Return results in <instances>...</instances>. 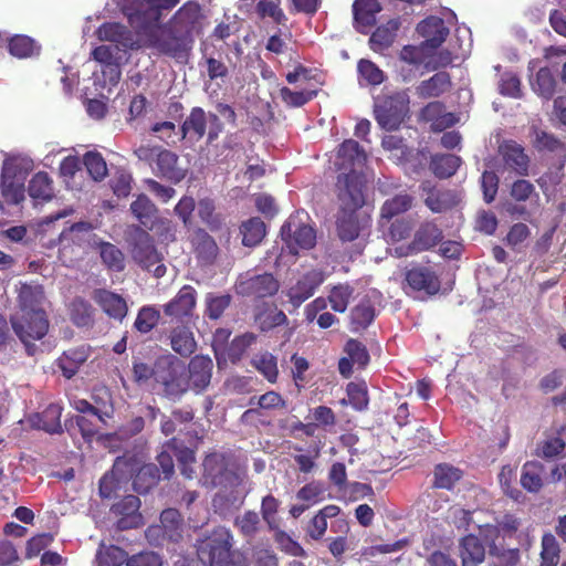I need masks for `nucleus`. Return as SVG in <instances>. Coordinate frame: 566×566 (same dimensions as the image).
Wrapping results in <instances>:
<instances>
[{
    "label": "nucleus",
    "instance_id": "obj_1",
    "mask_svg": "<svg viewBox=\"0 0 566 566\" xmlns=\"http://www.w3.org/2000/svg\"><path fill=\"white\" fill-rule=\"evenodd\" d=\"M234 545L231 530L218 525L198 536L193 546L201 566H249L247 556Z\"/></svg>",
    "mask_w": 566,
    "mask_h": 566
},
{
    "label": "nucleus",
    "instance_id": "obj_2",
    "mask_svg": "<svg viewBox=\"0 0 566 566\" xmlns=\"http://www.w3.org/2000/svg\"><path fill=\"white\" fill-rule=\"evenodd\" d=\"M155 385L158 395L171 402L180 401L188 392L186 381V365L172 354L157 357V374Z\"/></svg>",
    "mask_w": 566,
    "mask_h": 566
},
{
    "label": "nucleus",
    "instance_id": "obj_3",
    "mask_svg": "<svg viewBox=\"0 0 566 566\" xmlns=\"http://www.w3.org/2000/svg\"><path fill=\"white\" fill-rule=\"evenodd\" d=\"M136 33L157 27L164 10L175 8L180 0H115Z\"/></svg>",
    "mask_w": 566,
    "mask_h": 566
},
{
    "label": "nucleus",
    "instance_id": "obj_4",
    "mask_svg": "<svg viewBox=\"0 0 566 566\" xmlns=\"http://www.w3.org/2000/svg\"><path fill=\"white\" fill-rule=\"evenodd\" d=\"M134 155L148 164L158 178L179 184L186 177V169L179 166V156L163 146L142 144L134 149Z\"/></svg>",
    "mask_w": 566,
    "mask_h": 566
},
{
    "label": "nucleus",
    "instance_id": "obj_5",
    "mask_svg": "<svg viewBox=\"0 0 566 566\" xmlns=\"http://www.w3.org/2000/svg\"><path fill=\"white\" fill-rule=\"evenodd\" d=\"M155 27L140 34L147 35L148 46L157 50L160 54L172 57L177 61L187 60L195 42L193 38L184 35L165 23L158 30Z\"/></svg>",
    "mask_w": 566,
    "mask_h": 566
},
{
    "label": "nucleus",
    "instance_id": "obj_6",
    "mask_svg": "<svg viewBox=\"0 0 566 566\" xmlns=\"http://www.w3.org/2000/svg\"><path fill=\"white\" fill-rule=\"evenodd\" d=\"M366 179L354 168L337 175L334 193L337 210L359 211L366 203Z\"/></svg>",
    "mask_w": 566,
    "mask_h": 566
},
{
    "label": "nucleus",
    "instance_id": "obj_7",
    "mask_svg": "<svg viewBox=\"0 0 566 566\" xmlns=\"http://www.w3.org/2000/svg\"><path fill=\"white\" fill-rule=\"evenodd\" d=\"M130 253L133 260L143 269L151 271L156 277L166 274L163 255L155 247L153 237L140 227H136L132 234Z\"/></svg>",
    "mask_w": 566,
    "mask_h": 566
},
{
    "label": "nucleus",
    "instance_id": "obj_8",
    "mask_svg": "<svg viewBox=\"0 0 566 566\" xmlns=\"http://www.w3.org/2000/svg\"><path fill=\"white\" fill-rule=\"evenodd\" d=\"M409 112V98L403 93L382 97L375 105V119L386 130H396Z\"/></svg>",
    "mask_w": 566,
    "mask_h": 566
},
{
    "label": "nucleus",
    "instance_id": "obj_9",
    "mask_svg": "<svg viewBox=\"0 0 566 566\" xmlns=\"http://www.w3.org/2000/svg\"><path fill=\"white\" fill-rule=\"evenodd\" d=\"M197 291L191 285H184L177 294L163 306L166 323H192L197 305Z\"/></svg>",
    "mask_w": 566,
    "mask_h": 566
},
{
    "label": "nucleus",
    "instance_id": "obj_10",
    "mask_svg": "<svg viewBox=\"0 0 566 566\" xmlns=\"http://www.w3.org/2000/svg\"><path fill=\"white\" fill-rule=\"evenodd\" d=\"M12 328L20 340L25 345L29 355H33L34 340L42 339L49 331V321L45 312L22 314L21 318L12 321Z\"/></svg>",
    "mask_w": 566,
    "mask_h": 566
},
{
    "label": "nucleus",
    "instance_id": "obj_11",
    "mask_svg": "<svg viewBox=\"0 0 566 566\" xmlns=\"http://www.w3.org/2000/svg\"><path fill=\"white\" fill-rule=\"evenodd\" d=\"M441 287V281L436 271L430 266L413 265L405 271L402 290L408 293L423 292L427 295H436Z\"/></svg>",
    "mask_w": 566,
    "mask_h": 566
},
{
    "label": "nucleus",
    "instance_id": "obj_12",
    "mask_svg": "<svg viewBox=\"0 0 566 566\" xmlns=\"http://www.w3.org/2000/svg\"><path fill=\"white\" fill-rule=\"evenodd\" d=\"M282 240L286 242L293 253L296 249H312L316 243V232L308 226L298 222L297 218H289L281 227Z\"/></svg>",
    "mask_w": 566,
    "mask_h": 566
},
{
    "label": "nucleus",
    "instance_id": "obj_13",
    "mask_svg": "<svg viewBox=\"0 0 566 566\" xmlns=\"http://www.w3.org/2000/svg\"><path fill=\"white\" fill-rule=\"evenodd\" d=\"M136 467V455L124 454L116 458L109 473L99 480V495L111 499L119 489V483L126 480V473H132Z\"/></svg>",
    "mask_w": 566,
    "mask_h": 566
},
{
    "label": "nucleus",
    "instance_id": "obj_14",
    "mask_svg": "<svg viewBox=\"0 0 566 566\" xmlns=\"http://www.w3.org/2000/svg\"><path fill=\"white\" fill-rule=\"evenodd\" d=\"M201 7L195 1H188L175 12L167 24L181 34L195 39V33L201 30Z\"/></svg>",
    "mask_w": 566,
    "mask_h": 566
},
{
    "label": "nucleus",
    "instance_id": "obj_15",
    "mask_svg": "<svg viewBox=\"0 0 566 566\" xmlns=\"http://www.w3.org/2000/svg\"><path fill=\"white\" fill-rule=\"evenodd\" d=\"M213 361L207 355L193 356L186 367V381L188 391L192 389L200 394L210 385L212 377Z\"/></svg>",
    "mask_w": 566,
    "mask_h": 566
},
{
    "label": "nucleus",
    "instance_id": "obj_16",
    "mask_svg": "<svg viewBox=\"0 0 566 566\" xmlns=\"http://www.w3.org/2000/svg\"><path fill=\"white\" fill-rule=\"evenodd\" d=\"M140 500L136 495H126L114 503L111 512L117 516L116 527L119 531L137 528L143 525V516L139 513Z\"/></svg>",
    "mask_w": 566,
    "mask_h": 566
},
{
    "label": "nucleus",
    "instance_id": "obj_17",
    "mask_svg": "<svg viewBox=\"0 0 566 566\" xmlns=\"http://www.w3.org/2000/svg\"><path fill=\"white\" fill-rule=\"evenodd\" d=\"M423 202L433 213H442L453 209L460 201L457 192L451 189L439 188L424 181L420 186Z\"/></svg>",
    "mask_w": 566,
    "mask_h": 566
},
{
    "label": "nucleus",
    "instance_id": "obj_18",
    "mask_svg": "<svg viewBox=\"0 0 566 566\" xmlns=\"http://www.w3.org/2000/svg\"><path fill=\"white\" fill-rule=\"evenodd\" d=\"M323 282L324 275L321 271L311 270L303 274L296 283L286 291V296L293 308H298L305 301L312 297Z\"/></svg>",
    "mask_w": 566,
    "mask_h": 566
},
{
    "label": "nucleus",
    "instance_id": "obj_19",
    "mask_svg": "<svg viewBox=\"0 0 566 566\" xmlns=\"http://www.w3.org/2000/svg\"><path fill=\"white\" fill-rule=\"evenodd\" d=\"M505 166L520 177L530 175L531 159L525 153V148L513 139L503 140L499 146Z\"/></svg>",
    "mask_w": 566,
    "mask_h": 566
},
{
    "label": "nucleus",
    "instance_id": "obj_20",
    "mask_svg": "<svg viewBox=\"0 0 566 566\" xmlns=\"http://www.w3.org/2000/svg\"><path fill=\"white\" fill-rule=\"evenodd\" d=\"M368 218L361 217L359 211L337 210L336 232L342 242H353L359 235Z\"/></svg>",
    "mask_w": 566,
    "mask_h": 566
},
{
    "label": "nucleus",
    "instance_id": "obj_21",
    "mask_svg": "<svg viewBox=\"0 0 566 566\" xmlns=\"http://www.w3.org/2000/svg\"><path fill=\"white\" fill-rule=\"evenodd\" d=\"M167 324L169 325L168 338L171 349L182 357H189L197 348V342L191 331L192 323Z\"/></svg>",
    "mask_w": 566,
    "mask_h": 566
},
{
    "label": "nucleus",
    "instance_id": "obj_22",
    "mask_svg": "<svg viewBox=\"0 0 566 566\" xmlns=\"http://www.w3.org/2000/svg\"><path fill=\"white\" fill-rule=\"evenodd\" d=\"M219 122V117L213 114H207L202 107H192L190 114L180 126L181 138L190 136L196 140H200L207 133V124Z\"/></svg>",
    "mask_w": 566,
    "mask_h": 566
},
{
    "label": "nucleus",
    "instance_id": "obj_23",
    "mask_svg": "<svg viewBox=\"0 0 566 566\" xmlns=\"http://www.w3.org/2000/svg\"><path fill=\"white\" fill-rule=\"evenodd\" d=\"M191 245L193 253L203 265H211L216 262L219 254V247L205 229L198 228L191 237Z\"/></svg>",
    "mask_w": 566,
    "mask_h": 566
},
{
    "label": "nucleus",
    "instance_id": "obj_24",
    "mask_svg": "<svg viewBox=\"0 0 566 566\" xmlns=\"http://www.w3.org/2000/svg\"><path fill=\"white\" fill-rule=\"evenodd\" d=\"M97 38L101 41H108L115 43L114 45H122L125 49L137 50L140 45L134 40V35L127 27L117 22H105L98 27L96 31Z\"/></svg>",
    "mask_w": 566,
    "mask_h": 566
},
{
    "label": "nucleus",
    "instance_id": "obj_25",
    "mask_svg": "<svg viewBox=\"0 0 566 566\" xmlns=\"http://www.w3.org/2000/svg\"><path fill=\"white\" fill-rule=\"evenodd\" d=\"M133 478V489L139 494H146L154 489L160 481L159 469L154 463L139 464L136 458V467L132 473H126Z\"/></svg>",
    "mask_w": 566,
    "mask_h": 566
},
{
    "label": "nucleus",
    "instance_id": "obj_26",
    "mask_svg": "<svg viewBox=\"0 0 566 566\" xmlns=\"http://www.w3.org/2000/svg\"><path fill=\"white\" fill-rule=\"evenodd\" d=\"M418 33L426 40L423 46L438 49L449 35L444 21L438 17H429L417 25Z\"/></svg>",
    "mask_w": 566,
    "mask_h": 566
},
{
    "label": "nucleus",
    "instance_id": "obj_27",
    "mask_svg": "<svg viewBox=\"0 0 566 566\" xmlns=\"http://www.w3.org/2000/svg\"><path fill=\"white\" fill-rule=\"evenodd\" d=\"M119 51V46L114 44H103L92 51V57L104 65L106 70L103 73H108L109 82L114 84L120 78Z\"/></svg>",
    "mask_w": 566,
    "mask_h": 566
},
{
    "label": "nucleus",
    "instance_id": "obj_28",
    "mask_svg": "<svg viewBox=\"0 0 566 566\" xmlns=\"http://www.w3.org/2000/svg\"><path fill=\"white\" fill-rule=\"evenodd\" d=\"M93 300L112 318L122 321L127 315V303L119 294L97 289L93 292Z\"/></svg>",
    "mask_w": 566,
    "mask_h": 566
},
{
    "label": "nucleus",
    "instance_id": "obj_29",
    "mask_svg": "<svg viewBox=\"0 0 566 566\" xmlns=\"http://www.w3.org/2000/svg\"><path fill=\"white\" fill-rule=\"evenodd\" d=\"M442 239V230L433 221H424L416 230L409 249L412 252L427 251L436 247Z\"/></svg>",
    "mask_w": 566,
    "mask_h": 566
},
{
    "label": "nucleus",
    "instance_id": "obj_30",
    "mask_svg": "<svg viewBox=\"0 0 566 566\" xmlns=\"http://www.w3.org/2000/svg\"><path fill=\"white\" fill-rule=\"evenodd\" d=\"M279 287V281L271 273L254 275L241 284L242 293L256 298L272 296Z\"/></svg>",
    "mask_w": 566,
    "mask_h": 566
},
{
    "label": "nucleus",
    "instance_id": "obj_31",
    "mask_svg": "<svg viewBox=\"0 0 566 566\" xmlns=\"http://www.w3.org/2000/svg\"><path fill=\"white\" fill-rule=\"evenodd\" d=\"M88 356V349L84 346L71 348L63 352V354L56 359V365L62 375L65 378L71 379L77 374L78 369L87 360Z\"/></svg>",
    "mask_w": 566,
    "mask_h": 566
},
{
    "label": "nucleus",
    "instance_id": "obj_32",
    "mask_svg": "<svg viewBox=\"0 0 566 566\" xmlns=\"http://www.w3.org/2000/svg\"><path fill=\"white\" fill-rule=\"evenodd\" d=\"M451 86V78L447 72H438L429 80L422 81L416 87V94L420 98L439 97Z\"/></svg>",
    "mask_w": 566,
    "mask_h": 566
},
{
    "label": "nucleus",
    "instance_id": "obj_33",
    "mask_svg": "<svg viewBox=\"0 0 566 566\" xmlns=\"http://www.w3.org/2000/svg\"><path fill=\"white\" fill-rule=\"evenodd\" d=\"M459 552L462 566L471 563H483L485 558V547L481 539L473 534L461 538Z\"/></svg>",
    "mask_w": 566,
    "mask_h": 566
},
{
    "label": "nucleus",
    "instance_id": "obj_34",
    "mask_svg": "<svg viewBox=\"0 0 566 566\" xmlns=\"http://www.w3.org/2000/svg\"><path fill=\"white\" fill-rule=\"evenodd\" d=\"M43 297L44 293L42 286L22 284L18 294V302L22 313L45 312L41 307Z\"/></svg>",
    "mask_w": 566,
    "mask_h": 566
},
{
    "label": "nucleus",
    "instance_id": "obj_35",
    "mask_svg": "<svg viewBox=\"0 0 566 566\" xmlns=\"http://www.w3.org/2000/svg\"><path fill=\"white\" fill-rule=\"evenodd\" d=\"M1 192L8 203L18 205L24 199L23 182L15 179L7 164H4L1 175Z\"/></svg>",
    "mask_w": 566,
    "mask_h": 566
},
{
    "label": "nucleus",
    "instance_id": "obj_36",
    "mask_svg": "<svg viewBox=\"0 0 566 566\" xmlns=\"http://www.w3.org/2000/svg\"><path fill=\"white\" fill-rule=\"evenodd\" d=\"M239 230L242 237V244L248 248L259 245L266 234V226L259 217H251L242 221Z\"/></svg>",
    "mask_w": 566,
    "mask_h": 566
},
{
    "label": "nucleus",
    "instance_id": "obj_37",
    "mask_svg": "<svg viewBox=\"0 0 566 566\" xmlns=\"http://www.w3.org/2000/svg\"><path fill=\"white\" fill-rule=\"evenodd\" d=\"M544 465L538 461H527L522 467L521 485L527 492L538 493L543 488Z\"/></svg>",
    "mask_w": 566,
    "mask_h": 566
},
{
    "label": "nucleus",
    "instance_id": "obj_38",
    "mask_svg": "<svg viewBox=\"0 0 566 566\" xmlns=\"http://www.w3.org/2000/svg\"><path fill=\"white\" fill-rule=\"evenodd\" d=\"M463 472L450 463H439L433 469L432 486L451 491L462 479Z\"/></svg>",
    "mask_w": 566,
    "mask_h": 566
},
{
    "label": "nucleus",
    "instance_id": "obj_39",
    "mask_svg": "<svg viewBox=\"0 0 566 566\" xmlns=\"http://www.w3.org/2000/svg\"><path fill=\"white\" fill-rule=\"evenodd\" d=\"M8 51L17 59H29L39 55L41 46L29 35L15 34L8 39Z\"/></svg>",
    "mask_w": 566,
    "mask_h": 566
},
{
    "label": "nucleus",
    "instance_id": "obj_40",
    "mask_svg": "<svg viewBox=\"0 0 566 566\" xmlns=\"http://www.w3.org/2000/svg\"><path fill=\"white\" fill-rule=\"evenodd\" d=\"M398 29L399 22L397 20H389L386 24L377 27L369 38L370 49L375 52H381L391 46Z\"/></svg>",
    "mask_w": 566,
    "mask_h": 566
},
{
    "label": "nucleus",
    "instance_id": "obj_41",
    "mask_svg": "<svg viewBox=\"0 0 566 566\" xmlns=\"http://www.w3.org/2000/svg\"><path fill=\"white\" fill-rule=\"evenodd\" d=\"M28 192L36 201H50L54 196L53 180L48 172L39 171L29 181Z\"/></svg>",
    "mask_w": 566,
    "mask_h": 566
},
{
    "label": "nucleus",
    "instance_id": "obj_42",
    "mask_svg": "<svg viewBox=\"0 0 566 566\" xmlns=\"http://www.w3.org/2000/svg\"><path fill=\"white\" fill-rule=\"evenodd\" d=\"M461 165V158L453 154L433 155L430 160V169L436 177L446 179L453 176Z\"/></svg>",
    "mask_w": 566,
    "mask_h": 566
},
{
    "label": "nucleus",
    "instance_id": "obj_43",
    "mask_svg": "<svg viewBox=\"0 0 566 566\" xmlns=\"http://www.w3.org/2000/svg\"><path fill=\"white\" fill-rule=\"evenodd\" d=\"M337 157L342 160V166L352 167L363 166L367 159L365 150L354 139H346L339 145Z\"/></svg>",
    "mask_w": 566,
    "mask_h": 566
},
{
    "label": "nucleus",
    "instance_id": "obj_44",
    "mask_svg": "<svg viewBox=\"0 0 566 566\" xmlns=\"http://www.w3.org/2000/svg\"><path fill=\"white\" fill-rule=\"evenodd\" d=\"M70 318L78 327H88L94 323V307L83 297H75L69 306Z\"/></svg>",
    "mask_w": 566,
    "mask_h": 566
},
{
    "label": "nucleus",
    "instance_id": "obj_45",
    "mask_svg": "<svg viewBox=\"0 0 566 566\" xmlns=\"http://www.w3.org/2000/svg\"><path fill=\"white\" fill-rule=\"evenodd\" d=\"M165 448L174 452L176 455L179 462L181 474L187 479H192L195 471L190 470V472H187V465H192L196 462L195 451L188 447H185L182 442L177 438H171L165 444Z\"/></svg>",
    "mask_w": 566,
    "mask_h": 566
},
{
    "label": "nucleus",
    "instance_id": "obj_46",
    "mask_svg": "<svg viewBox=\"0 0 566 566\" xmlns=\"http://www.w3.org/2000/svg\"><path fill=\"white\" fill-rule=\"evenodd\" d=\"M251 365L270 382L279 378L277 358L270 352L259 353L251 359Z\"/></svg>",
    "mask_w": 566,
    "mask_h": 566
},
{
    "label": "nucleus",
    "instance_id": "obj_47",
    "mask_svg": "<svg viewBox=\"0 0 566 566\" xmlns=\"http://www.w3.org/2000/svg\"><path fill=\"white\" fill-rule=\"evenodd\" d=\"M233 525L247 541L253 539L262 527L259 514L252 510H248L243 514L235 516Z\"/></svg>",
    "mask_w": 566,
    "mask_h": 566
},
{
    "label": "nucleus",
    "instance_id": "obj_48",
    "mask_svg": "<svg viewBox=\"0 0 566 566\" xmlns=\"http://www.w3.org/2000/svg\"><path fill=\"white\" fill-rule=\"evenodd\" d=\"M381 10L377 0H355L353 13L355 21L364 27H371L376 23V13Z\"/></svg>",
    "mask_w": 566,
    "mask_h": 566
},
{
    "label": "nucleus",
    "instance_id": "obj_49",
    "mask_svg": "<svg viewBox=\"0 0 566 566\" xmlns=\"http://www.w3.org/2000/svg\"><path fill=\"white\" fill-rule=\"evenodd\" d=\"M560 545L556 536L546 532L541 541L539 566H557L560 559Z\"/></svg>",
    "mask_w": 566,
    "mask_h": 566
},
{
    "label": "nucleus",
    "instance_id": "obj_50",
    "mask_svg": "<svg viewBox=\"0 0 566 566\" xmlns=\"http://www.w3.org/2000/svg\"><path fill=\"white\" fill-rule=\"evenodd\" d=\"M231 303L232 295L229 293H207L205 297V315L211 321H217L222 317Z\"/></svg>",
    "mask_w": 566,
    "mask_h": 566
},
{
    "label": "nucleus",
    "instance_id": "obj_51",
    "mask_svg": "<svg viewBox=\"0 0 566 566\" xmlns=\"http://www.w3.org/2000/svg\"><path fill=\"white\" fill-rule=\"evenodd\" d=\"M376 316V310L373 302L365 297L352 308L350 323L355 329L368 327Z\"/></svg>",
    "mask_w": 566,
    "mask_h": 566
},
{
    "label": "nucleus",
    "instance_id": "obj_52",
    "mask_svg": "<svg viewBox=\"0 0 566 566\" xmlns=\"http://www.w3.org/2000/svg\"><path fill=\"white\" fill-rule=\"evenodd\" d=\"M413 202V198L408 193H399L387 199L380 209V218L390 221L394 217L408 211Z\"/></svg>",
    "mask_w": 566,
    "mask_h": 566
},
{
    "label": "nucleus",
    "instance_id": "obj_53",
    "mask_svg": "<svg viewBox=\"0 0 566 566\" xmlns=\"http://www.w3.org/2000/svg\"><path fill=\"white\" fill-rule=\"evenodd\" d=\"M255 322L261 332H270L275 327L287 325L289 318L276 306L266 307L255 315Z\"/></svg>",
    "mask_w": 566,
    "mask_h": 566
},
{
    "label": "nucleus",
    "instance_id": "obj_54",
    "mask_svg": "<svg viewBox=\"0 0 566 566\" xmlns=\"http://www.w3.org/2000/svg\"><path fill=\"white\" fill-rule=\"evenodd\" d=\"M130 211L143 226L147 227L153 221L158 209L145 193H140L130 203Z\"/></svg>",
    "mask_w": 566,
    "mask_h": 566
},
{
    "label": "nucleus",
    "instance_id": "obj_55",
    "mask_svg": "<svg viewBox=\"0 0 566 566\" xmlns=\"http://www.w3.org/2000/svg\"><path fill=\"white\" fill-rule=\"evenodd\" d=\"M198 217L213 232L222 228V218L216 213L214 201L210 198H202L198 201Z\"/></svg>",
    "mask_w": 566,
    "mask_h": 566
},
{
    "label": "nucleus",
    "instance_id": "obj_56",
    "mask_svg": "<svg viewBox=\"0 0 566 566\" xmlns=\"http://www.w3.org/2000/svg\"><path fill=\"white\" fill-rule=\"evenodd\" d=\"M534 92L545 99H551L555 93L556 81L548 67H541L532 83Z\"/></svg>",
    "mask_w": 566,
    "mask_h": 566
},
{
    "label": "nucleus",
    "instance_id": "obj_57",
    "mask_svg": "<svg viewBox=\"0 0 566 566\" xmlns=\"http://www.w3.org/2000/svg\"><path fill=\"white\" fill-rule=\"evenodd\" d=\"M256 340L253 333H244L235 336L232 342L224 348L227 358L235 364L241 360L247 349Z\"/></svg>",
    "mask_w": 566,
    "mask_h": 566
},
{
    "label": "nucleus",
    "instance_id": "obj_58",
    "mask_svg": "<svg viewBox=\"0 0 566 566\" xmlns=\"http://www.w3.org/2000/svg\"><path fill=\"white\" fill-rule=\"evenodd\" d=\"M99 254L105 266L113 272H120L125 269L123 252L109 242L99 244Z\"/></svg>",
    "mask_w": 566,
    "mask_h": 566
},
{
    "label": "nucleus",
    "instance_id": "obj_59",
    "mask_svg": "<svg viewBox=\"0 0 566 566\" xmlns=\"http://www.w3.org/2000/svg\"><path fill=\"white\" fill-rule=\"evenodd\" d=\"M160 321V312L155 306L145 305L139 308L134 327L142 334L151 332Z\"/></svg>",
    "mask_w": 566,
    "mask_h": 566
},
{
    "label": "nucleus",
    "instance_id": "obj_60",
    "mask_svg": "<svg viewBox=\"0 0 566 566\" xmlns=\"http://www.w3.org/2000/svg\"><path fill=\"white\" fill-rule=\"evenodd\" d=\"M127 553L116 545L104 546L97 551L96 566H122L126 564Z\"/></svg>",
    "mask_w": 566,
    "mask_h": 566
},
{
    "label": "nucleus",
    "instance_id": "obj_61",
    "mask_svg": "<svg viewBox=\"0 0 566 566\" xmlns=\"http://www.w3.org/2000/svg\"><path fill=\"white\" fill-rule=\"evenodd\" d=\"M533 146L538 151L562 153L565 155V144L552 133L535 129V139Z\"/></svg>",
    "mask_w": 566,
    "mask_h": 566
},
{
    "label": "nucleus",
    "instance_id": "obj_62",
    "mask_svg": "<svg viewBox=\"0 0 566 566\" xmlns=\"http://www.w3.org/2000/svg\"><path fill=\"white\" fill-rule=\"evenodd\" d=\"M202 467L203 479L206 483L217 485L221 482L224 471V464L219 454H208L202 462Z\"/></svg>",
    "mask_w": 566,
    "mask_h": 566
},
{
    "label": "nucleus",
    "instance_id": "obj_63",
    "mask_svg": "<svg viewBox=\"0 0 566 566\" xmlns=\"http://www.w3.org/2000/svg\"><path fill=\"white\" fill-rule=\"evenodd\" d=\"M150 229L161 244L168 245L177 240V224L170 219L157 218L151 221Z\"/></svg>",
    "mask_w": 566,
    "mask_h": 566
},
{
    "label": "nucleus",
    "instance_id": "obj_64",
    "mask_svg": "<svg viewBox=\"0 0 566 566\" xmlns=\"http://www.w3.org/2000/svg\"><path fill=\"white\" fill-rule=\"evenodd\" d=\"M490 556L495 558L494 566H515L520 560L518 548H506L503 544H492Z\"/></svg>",
    "mask_w": 566,
    "mask_h": 566
}]
</instances>
